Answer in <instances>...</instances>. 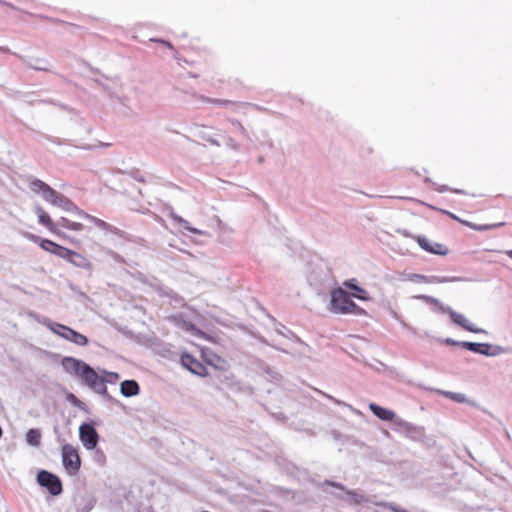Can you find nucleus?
Returning a JSON list of instances; mask_svg holds the SVG:
<instances>
[{"label":"nucleus","instance_id":"9d476101","mask_svg":"<svg viewBox=\"0 0 512 512\" xmlns=\"http://www.w3.org/2000/svg\"><path fill=\"white\" fill-rule=\"evenodd\" d=\"M411 238L426 252L431 254L446 256L449 253V248L442 243H432L425 236L412 235Z\"/></svg>","mask_w":512,"mask_h":512},{"label":"nucleus","instance_id":"7ed1b4c3","mask_svg":"<svg viewBox=\"0 0 512 512\" xmlns=\"http://www.w3.org/2000/svg\"><path fill=\"white\" fill-rule=\"evenodd\" d=\"M24 236L28 240L38 244L42 250H44L50 254H53L61 259H64L72 264H76L77 259L83 260V256L81 254H79L78 252L73 251L64 246H61L52 240L43 239L35 234L28 233V232L25 233Z\"/></svg>","mask_w":512,"mask_h":512},{"label":"nucleus","instance_id":"f257e3e1","mask_svg":"<svg viewBox=\"0 0 512 512\" xmlns=\"http://www.w3.org/2000/svg\"><path fill=\"white\" fill-rule=\"evenodd\" d=\"M30 189L32 191H34L35 193H41L42 197L50 204L65 208L66 210L74 211L80 219H84V220H88V221L92 222L99 229H102L104 231H109V232H114L116 230L114 227H112L106 221H104L100 218H97L95 216H92V215L88 214L87 212H85L84 210L73 205L64 195L58 193L56 190L51 188L48 184H46L45 182H43L39 179H33L30 182Z\"/></svg>","mask_w":512,"mask_h":512},{"label":"nucleus","instance_id":"6ab92c4d","mask_svg":"<svg viewBox=\"0 0 512 512\" xmlns=\"http://www.w3.org/2000/svg\"><path fill=\"white\" fill-rule=\"evenodd\" d=\"M462 346L472 352L480 354H488V349L490 348L488 344L474 342H463Z\"/></svg>","mask_w":512,"mask_h":512},{"label":"nucleus","instance_id":"ddd939ff","mask_svg":"<svg viewBox=\"0 0 512 512\" xmlns=\"http://www.w3.org/2000/svg\"><path fill=\"white\" fill-rule=\"evenodd\" d=\"M449 315L452 319V321L461 326L463 329L469 331V332H473V333H480L482 332L481 329H478L475 327V325L469 321L464 315L458 313V312H455L453 310H450L449 311Z\"/></svg>","mask_w":512,"mask_h":512},{"label":"nucleus","instance_id":"20e7f679","mask_svg":"<svg viewBox=\"0 0 512 512\" xmlns=\"http://www.w3.org/2000/svg\"><path fill=\"white\" fill-rule=\"evenodd\" d=\"M330 311L335 314H364L365 311L355 304L350 295L342 288L331 292Z\"/></svg>","mask_w":512,"mask_h":512},{"label":"nucleus","instance_id":"cd10ccee","mask_svg":"<svg viewBox=\"0 0 512 512\" xmlns=\"http://www.w3.org/2000/svg\"><path fill=\"white\" fill-rule=\"evenodd\" d=\"M168 47L172 48L170 43H165Z\"/></svg>","mask_w":512,"mask_h":512},{"label":"nucleus","instance_id":"1a4fd4ad","mask_svg":"<svg viewBox=\"0 0 512 512\" xmlns=\"http://www.w3.org/2000/svg\"><path fill=\"white\" fill-rule=\"evenodd\" d=\"M79 437L83 446L88 450L94 449L98 444L99 435L92 424L83 423L79 427Z\"/></svg>","mask_w":512,"mask_h":512},{"label":"nucleus","instance_id":"5701e85b","mask_svg":"<svg viewBox=\"0 0 512 512\" xmlns=\"http://www.w3.org/2000/svg\"><path fill=\"white\" fill-rule=\"evenodd\" d=\"M202 100L205 101V102L214 104V105H221V106H225V105H228V104L231 103V101H229V100L214 99V98H208V97H202Z\"/></svg>","mask_w":512,"mask_h":512},{"label":"nucleus","instance_id":"bb28decb","mask_svg":"<svg viewBox=\"0 0 512 512\" xmlns=\"http://www.w3.org/2000/svg\"><path fill=\"white\" fill-rule=\"evenodd\" d=\"M447 342H448V343L455 344V342H454V341H451L450 339H447Z\"/></svg>","mask_w":512,"mask_h":512},{"label":"nucleus","instance_id":"dca6fc26","mask_svg":"<svg viewBox=\"0 0 512 512\" xmlns=\"http://www.w3.org/2000/svg\"><path fill=\"white\" fill-rule=\"evenodd\" d=\"M58 228L66 229L74 232H82L85 228L84 224L78 221H73L67 217H61L58 220Z\"/></svg>","mask_w":512,"mask_h":512},{"label":"nucleus","instance_id":"423d86ee","mask_svg":"<svg viewBox=\"0 0 512 512\" xmlns=\"http://www.w3.org/2000/svg\"><path fill=\"white\" fill-rule=\"evenodd\" d=\"M62 462L69 474H76L81 466V460L76 448L70 444L62 446Z\"/></svg>","mask_w":512,"mask_h":512},{"label":"nucleus","instance_id":"393cba45","mask_svg":"<svg viewBox=\"0 0 512 512\" xmlns=\"http://www.w3.org/2000/svg\"><path fill=\"white\" fill-rule=\"evenodd\" d=\"M326 483H327L328 485H331V486L336 487V488H338V489H341V490H343V489H344V487H343L341 484H339V483L330 482V481H327Z\"/></svg>","mask_w":512,"mask_h":512},{"label":"nucleus","instance_id":"2eb2a0df","mask_svg":"<svg viewBox=\"0 0 512 512\" xmlns=\"http://www.w3.org/2000/svg\"><path fill=\"white\" fill-rule=\"evenodd\" d=\"M449 216L452 219L460 222L461 224H463L467 227H470L471 229L477 230V231L490 230V229H494V228L501 227V226L505 225L504 222H500V223H496V224L477 225L472 222L462 220V219L458 218L456 215H454L453 213H449Z\"/></svg>","mask_w":512,"mask_h":512},{"label":"nucleus","instance_id":"f3484780","mask_svg":"<svg viewBox=\"0 0 512 512\" xmlns=\"http://www.w3.org/2000/svg\"><path fill=\"white\" fill-rule=\"evenodd\" d=\"M139 385L134 380H125L120 385V391L125 397H132L139 393Z\"/></svg>","mask_w":512,"mask_h":512},{"label":"nucleus","instance_id":"412c9836","mask_svg":"<svg viewBox=\"0 0 512 512\" xmlns=\"http://www.w3.org/2000/svg\"><path fill=\"white\" fill-rule=\"evenodd\" d=\"M171 217L173 218V220H174V221H176L177 223H179V224L183 225V227H184L187 231H189V232H191V233H193V234H198V235H203V234H204V232H203V231H201V230H199V229H197V228H194V227L190 226L189 222H188V221H186L185 219H183L182 217H180V216H178V215H175V214H173V213L171 214Z\"/></svg>","mask_w":512,"mask_h":512},{"label":"nucleus","instance_id":"9b49d317","mask_svg":"<svg viewBox=\"0 0 512 512\" xmlns=\"http://www.w3.org/2000/svg\"><path fill=\"white\" fill-rule=\"evenodd\" d=\"M180 363L184 368L195 375L205 377L208 374L206 367L193 355L187 352L182 353Z\"/></svg>","mask_w":512,"mask_h":512},{"label":"nucleus","instance_id":"39448f33","mask_svg":"<svg viewBox=\"0 0 512 512\" xmlns=\"http://www.w3.org/2000/svg\"><path fill=\"white\" fill-rule=\"evenodd\" d=\"M46 326L54 334L78 346H86L88 344V338L85 335L73 330L66 325L50 321L46 324Z\"/></svg>","mask_w":512,"mask_h":512},{"label":"nucleus","instance_id":"a211bd4d","mask_svg":"<svg viewBox=\"0 0 512 512\" xmlns=\"http://www.w3.org/2000/svg\"><path fill=\"white\" fill-rule=\"evenodd\" d=\"M343 285L346 288L353 291V293H352L353 297H355L359 300H364V301L369 299L367 292L363 288H361L355 284V279L347 280L343 283Z\"/></svg>","mask_w":512,"mask_h":512},{"label":"nucleus","instance_id":"f03ea898","mask_svg":"<svg viewBox=\"0 0 512 512\" xmlns=\"http://www.w3.org/2000/svg\"><path fill=\"white\" fill-rule=\"evenodd\" d=\"M61 365L68 373L80 377L82 382L95 392L99 394L107 393L105 379L99 376L97 372L85 362L73 357H64L61 361Z\"/></svg>","mask_w":512,"mask_h":512},{"label":"nucleus","instance_id":"c85d7f7f","mask_svg":"<svg viewBox=\"0 0 512 512\" xmlns=\"http://www.w3.org/2000/svg\"><path fill=\"white\" fill-rule=\"evenodd\" d=\"M510 257L512 258V251L509 253Z\"/></svg>","mask_w":512,"mask_h":512},{"label":"nucleus","instance_id":"f8f14e48","mask_svg":"<svg viewBox=\"0 0 512 512\" xmlns=\"http://www.w3.org/2000/svg\"><path fill=\"white\" fill-rule=\"evenodd\" d=\"M203 139L209 142L211 145L215 146H225L227 148L237 150L239 148V144L235 139L226 134L225 132H219L212 137L210 135L203 136Z\"/></svg>","mask_w":512,"mask_h":512},{"label":"nucleus","instance_id":"a878e982","mask_svg":"<svg viewBox=\"0 0 512 512\" xmlns=\"http://www.w3.org/2000/svg\"><path fill=\"white\" fill-rule=\"evenodd\" d=\"M107 375L110 377V378H114V379H118V374L117 373H114V372H108Z\"/></svg>","mask_w":512,"mask_h":512},{"label":"nucleus","instance_id":"aec40b11","mask_svg":"<svg viewBox=\"0 0 512 512\" xmlns=\"http://www.w3.org/2000/svg\"><path fill=\"white\" fill-rule=\"evenodd\" d=\"M26 441L29 445L38 447L41 443V432L38 429H29L26 433Z\"/></svg>","mask_w":512,"mask_h":512},{"label":"nucleus","instance_id":"b1692460","mask_svg":"<svg viewBox=\"0 0 512 512\" xmlns=\"http://www.w3.org/2000/svg\"><path fill=\"white\" fill-rule=\"evenodd\" d=\"M232 124L241 132V134L246 135V130L243 125L239 121H232Z\"/></svg>","mask_w":512,"mask_h":512},{"label":"nucleus","instance_id":"4be33fe9","mask_svg":"<svg viewBox=\"0 0 512 512\" xmlns=\"http://www.w3.org/2000/svg\"><path fill=\"white\" fill-rule=\"evenodd\" d=\"M442 394L445 397H447L455 402H458V403H464L467 401L466 396L462 393H454V392L444 391V392H442Z\"/></svg>","mask_w":512,"mask_h":512},{"label":"nucleus","instance_id":"4468645a","mask_svg":"<svg viewBox=\"0 0 512 512\" xmlns=\"http://www.w3.org/2000/svg\"><path fill=\"white\" fill-rule=\"evenodd\" d=\"M369 409L376 417L384 421H393L396 416L392 410L383 408L375 403H370Z\"/></svg>","mask_w":512,"mask_h":512},{"label":"nucleus","instance_id":"0eeeda50","mask_svg":"<svg viewBox=\"0 0 512 512\" xmlns=\"http://www.w3.org/2000/svg\"><path fill=\"white\" fill-rule=\"evenodd\" d=\"M35 213L38 217V222L45 226L52 234L61 237L63 239H68L70 242L75 243L72 238H68L60 228H58V222L55 223L50 215L41 207H35Z\"/></svg>","mask_w":512,"mask_h":512},{"label":"nucleus","instance_id":"6e6552de","mask_svg":"<svg viewBox=\"0 0 512 512\" xmlns=\"http://www.w3.org/2000/svg\"><path fill=\"white\" fill-rule=\"evenodd\" d=\"M37 481L41 486L46 487L54 496L59 495L62 492L60 479L50 472L44 470L40 471L37 475Z\"/></svg>","mask_w":512,"mask_h":512}]
</instances>
